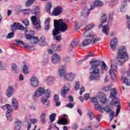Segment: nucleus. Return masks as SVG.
I'll return each mask as SVG.
<instances>
[{
	"label": "nucleus",
	"instance_id": "1",
	"mask_svg": "<svg viewBox=\"0 0 130 130\" xmlns=\"http://www.w3.org/2000/svg\"><path fill=\"white\" fill-rule=\"evenodd\" d=\"M89 64L91 65L89 80L90 81H98L99 77H100V69L98 68L101 66V62L100 60H97L93 58L91 59Z\"/></svg>",
	"mask_w": 130,
	"mask_h": 130
},
{
	"label": "nucleus",
	"instance_id": "2",
	"mask_svg": "<svg viewBox=\"0 0 130 130\" xmlns=\"http://www.w3.org/2000/svg\"><path fill=\"white\" fill-rule=\"evenodd\" d=\"M89 27L85 28L84 31V38L85 40H83L82 42L83 46H87L88 44H92V45L95 44L96 42H98L100 40V38L97 37L93 32H89L87 34L88 31H90L91 29L95 27V24H91L89 25Z\"/></svg>",
	"mask_w": 130,
	"mask_h": 130
},
{
	"label": "nucleus",
	"instance_id": "3",
	"mask_svg": "<svg viewBox=\"0 0 130 130\" xmlns=\"http://www.w3.org/2000/svg\"><path fill=\"white\" fill-rule=\"evenodd\" d=\"M54 29L53 30V36H56V35L60 34V32H66L68 30V25L63 21L62 19H55L54 20Z\"/></svg>",
	"mask_w": 130,
	"mask_h": 130
},
{
	"label": "nucleus",
	"instance_id": "4",
	"mask_svg": "<svg viewBox=\"0 0 130 130\" xmlns=\"http://www.w3.org/2000/svg\"><path fill=\"white\" fill-rule=\"evenodd\" d=\"M116 96H117L116 89L113 88L111 90V94L109 96V98H112V101L110 103V105H115V106H117L116 116H117L120 112V106L119 105L120 103H119V99ZM117 104H118V105H117Z\"/></svg>",
	"mask_w": 130,
	"mask_h": 130
},
{
	"label": "nucleus",
	"instance_id": "5",
	"mask_svg": "<svg viewBox=\"0 0 130 130\" xmlns=\"http://www.w3.org/2000/svg\"><path fill=\"white\" fill-rule=\"evenodd\" d=\"M117 59L119 64H122L125 60L128 59V55L126 53V48L125 47H122L119 50Z\"/></svg>",
	"mask_w": 130,
	"mask_h": 130
},
{
	"label": "nucleus",
	"instance_id": "6",
	"mask_svg": "<svg viewBox=\"0 0 130 130\" xmlns=\"http://www.w3.org/2000/svg\"><path fill=\"white\" fill-rule=\"evenodd\" d=\"M3 110H7L6 113V117L8 120H12V116L13 115V106L10 104H6L5 106L1 107Z\"/></svg>",
	"mask_w": 130,
	"mask_h": 130
},
{
	"label": "nucleus",
	"instance_id": "7",
	"mask_svg": "<svg viewBox=\"0 0 130 130\" xmlns=\"http://www.w3.org/2000/svg\"><path fill=\"white\" fill-rule=\"evenodd\" d=\"M114 72H117V64L116 63L111 64L109 70V75L111 76L112 80H113L114 82H116V76H115V73H114Z\"/></svg>",
	"mask_w": 130,
	"mask_h": 130
},
{
	"label": "nucleus",
	"instance_id": "8",
	"mask_svg": "<svg viewBox=\"0 0 130 130\" xmlns=\"http://www.w3.org/2000/svg\"><path fill=\"white\" fill-rule=\"evenodd\" d=\"M48 89H45L43 87H39L38 89L35 91L34 94L32 95L33 100L35 101H37V98L38 97H40V96H42L43 94L45 95V93H46V90Z\"/></svg>",
	"mask_w": 130,
	"mask_h": 130
},
{
	"label": "nucleus",
	"instance_id": "9",
	"mask_svg": "<svg viewBox=\"0 0 130 130\" xmlns=\"http://www.w3.org/2000/svg\"><path fill=\"white\" fill-rule=\"evenodd\" d=\"M50 90H47L41 100L42 103L44 106H48L49 105V98H50Z\"/></svg>",
	"mask_w": 130,
	"mask_h": 130
},
{
	"label": "nucleus",
	"instance_id": "10",
	"mask_svg": "<svg viewBox=\"0 0 130 130\" xmlns=\"http://www.w3.org/2000/svg\"><path fill=\"white\" fill-rule=\"evenodd\" d=\"M31 21L32 25L35 26V28L36 30H40L41 29V24L40 23V20H38V18L35 16L31 17Z\"/></svg>",
	"mask_w": 130,
	"mask_h": 130
},
{
	"label": "nucleus",
	"instance_id": "11",
	"mask_svg": "<svg viewBox=\"0 0 130 130\" xmlns=\"http://www.w3.org/2000/svg\"><path fill=\"white\" fill-rule=\"evenodd\" d=\"M107 20H108V16L105 13H102L101 15V17L100 18V21L101 23L99 25V29L102 28V26H103V24H105L106 22H107Z\"/></svg>",
	"mask_w": 130,
	"mask_h": 130
},
{
	"label": "nucleus",
	"instance_id": "12",
	"mask_svg": "<svg viewBox=\"0 0 130 130\" xmlns=\"http://www.w3.org/2000/svg\"><path fill=\"white\" fill-rule=\"evenodd\" d=\"M30 85L32 88H37L39 86V80L38 78L35 76L30 78Z\"/></svg>",
	"mask_w": 130,
	"mask_h": 130
},
{
	"label": "nucleus",
	"instance_id": "13",
	"mask_svg": "<svg viewBox=\"0 0 130 130\" xmlns=\"http://www.w3.org/2000/svg\"><path fill=\"white\" fill-rule=\"evenodd\" d=\"M25 27L19 23L15 22L12 26V31H16V30H24Z\"/></svg>",
	"mask_w": 130,
	"mask_h": 130
},
{
	"label": "nucleus",
	"instance_id": "14",
	"mask_svg": "<svg viewBox=\"0 0 130 130\" xmlns=\"http://www.w3.org/2000/svg\"><path fill=\"white\" fill-rule=\"evenodd\" d=\"M63 8L61 6H58L54 8L53 11V15L55 16H59L62 14Z\"/></svg>",
	"mask_w": 130,
	"mask_h": 130
},
{
	"label": "nucleus",
	"instance_id": "15",
	"mask_svg": "<svg viewBox=\"0 0 130 130\" xmlns=\"http://www.w3.org/2000/svg\"><path fill=\"white\" fill-rule=\"evenodd\" d=\"M117 43H118V40L117 39V38H114L111 40V48L113 50V51H115V49H116V47L117 46Z\"/></svg>",
	"mask_w": 130,
	"mask_h": 130
},
{
	"label": "nucleus",
	"instance_id": "16",
	"mask_svg": "<svg viewBox=\"0 0 130 130\" xmlns=\"http://www.w3.org/2000/svg\"><path fill=\"white\" fill-rule=\"evenodd\" d=\"M61 59L60 56L58 54L54 53L52 54L51 60L53 63H58V62H60Z\"/></svg>",
	"mask_w": 130,
	"mask_h": 130
},
{
	"label": "nucleus",
	"instance_id": "17",
	"mask_svg": "<svg viewBox=\"0 0 130 130\" xmlns=\"http://www.w3.org/2000/svg\"><path fill=\"white\" fill-rule=\"evenodd\" d=\"M64 80H67V81H69L70 82H72L75 80V78H76V74L73 73H69L64 76Z\"/></svg>",
	"mask_w": 130,
	"mask_h": 130
},
{
	"label": "nucleus",
	"instance_id": "18",
	"mask_svg": "<svg viewBox=\"0 0 130 130\" xmlns=\"http://www.w3.org/2000/svg\"><path fill=\"white\" fill-rule=\"evenodd\" d=\"M70 88L71 85L68 86H64L61 90V95L63 98H66V97H67V94H68V92L70 91Z\"/></svg>",
	"mask_w": 130,
	"mask_h": 130
},
{
	"label": "nucleus",
	"instance_id": "19",
	"mask_svg": "<svg viewBox=\"0 0 130 130\" xmlns=\"http://www.w3.org/2000/svg\"><path fill=\"white\" fill-rule=\"evenodd\" d=\"M102 6H103V3L99 0H96L94 2L93 5L91 6L90 10H94L95 8H99Z\"/></svg>",
	"mask_w": 130,
	"mask_h": 130
},
{
	"label": "nucleus",
	"instance_id": "20",
	"mask_svg": "<svg viewBox=\"0 0 130 130\" xmlns=\"http://www.w3.org/2000/svg\"><path fill=\"white\" fill-rule=\"evenodd\" d=\"M14 91L15 89L13 86H9L6 91V96H7V97H12Z\"/></svg>",
	"mask_w": 130,
	"mask_h": 130
},
{
	"label": "nucleus",
	"instance_id": "21",
	"mask_svg": "<svg viewBox=\"0 0 130 130\" xmlns=\"http://www.w3.org/2000/svg\"><path fill=\"white\" fill-rule=\"evenodd\" d=\"M12 108L13 107L15 110H18L19 109V102L17 99L13 98L12 100Z\"/></svg>",
	"mask_w": 130,
	"mask_h": 130
},
{
	"label": "nucleus",
	"instance_id": "22",
	"mask_svg": "<svg viewBox=\"0 0 130 130\" xmlns=\"http://www.w3.org/2000/svg\"><path fill=\"white\" fill-rule=\"evenodd\" d=\"M128 79H130V72L128 73ZM121 80L123 81V82L126 86H130V81H128V79L125 76H122Z\"/></svg>",
	"mask_w": 130,
	"mask_h": 130
},
{
	"label": "nucleus",
	"instance_id": "23",
	"mask_svg": "<svg viewBox=\"0 0 130 130\" xmlns=\"http://www.w3.org/2000/svg\"><path fill=\"white\" fill-rule=\"evenodd\" d=\"M90 11H92L91 8L90 9L87 8L83 9L81 11L82 16H83V17H87V16H89V15H90Z\"/></svg>",
	"mask_w": 130,
	"mask_h": 130
},
{
	"label": "nucleus",
	"instance_id": "24",
	"mask_svg": "<svg viewBox=\"0 0 130 130\" xmlns=\"http://www.w3.org/2000/svg\"><path fill=\"white\" fill-rule=\"evenodd\" d=\"M67 72V67L66 66H62L59 70V76L62 77Z\"/></svg>",
	"mask_w": 130,
	"mask_h": 130
},
{
	"label": "nucleus",
	"instance_id": "25",
	"mask_svg": "<svg viewBox=\"0 0 130 130\" xmlns=\"http://www.w3.org/2000/svg\"><path fill=\"white\" fill-rule=\"evenodd\" d=\"M54 102L55 103V106H60V102H59V96L58 94L54 95Z\"/></svg>",
	"mask_w": 130,
	"mask_h": 130
},
{
	"label": "nucleus",
	"instance_id": "26",
	"mask_svg": "<svg viewBox=\"0 0 130 130\" xmlns=\"http://www.w3.org/2000/svg\"><path fill=\"white\" fill-rule=\"evenodd\" d=\"M57 123L58 124H62V125H66L68 124V120L66 118H63L61 120H58Z\"/></svg>",
	"mask_w": 130,
	"mask_h": 130
},
{
	"label": "nucleus",
	"instance_id": "27",
	"mask_svg": "<svg viewBox=\"0 0 130 130\" xmlns=\"http://www.w3.org/2000/svg\"><path fill=\"white\" fill-rule=\"evenodd\" d=\"M45 115H46V114L43 113L41 114L40 116V119H41L40 121L42 124H45L46 122V120L45 119Z\"/></svg>",
	"mask_w": 130,
	"mask_h": 130
},
{
	"label": "nucleus",
	"instance_id": "28",
	"mask_svg": "<svg viewBox=\"0 0 130 130\" xmlns=\"http://www.w3.org/2000/svg\"><path fill=\"white\" fill-rule=\"evenodd\" d=\"M79 44V40L76 39L74 40L71 43V47L72 48H76L78 46Z\"/></svg>",
	"mask_w": 130,
	"mask_h": 130
},
{
	"label": "nucleus",
	"instance_id": "29",
	"mask_svg": "<svg viewBox=\"0 0 130 130\" xmlns=\"http://www.w3.org/2000/svg\"><path fill=\"white\" fill-rule=\"evenodd\" d=\"M11 70L13 73L17 74L18 72H19V69H18V66L16 65V64H12V69Z\"/></svg>",
	"mask_w": 130,
	"mask_h": 130
},
{
	"label": "nucleus",
	"instance_id": "30",
	"mask_svg": "<svg viewBox=\"0 0 130 130\" xmlns=\"http://www.w3.org/2000/svg\"><path fill=\"white\" fill-rule=\"evenodd\" d=\"M88 115L89 117V118L91 119V120H93L94 118H95V116L94 115V113L92 112V111L90 110V109L88 110Z\"/></svg>",
	"mask_w": 130,
	"mask_h": 130
},
{
	"label": "nucleus",
	"instance_id": "31",
	"mask_svg": "<svg viewBox=\"0 0 130 130\" xmlns=\"http://www.w3.org/2000/svg\"><path fill=\"white\" fill-rule=\"evenodd\" d=\"M15 123H16L15 129L16 130L21 129V125H22V122L20 120H18L15 122Z\"/></svg>",
	"mask_w": 130,
	"mask_h": 130
},
{
	"label": "nucleus",
	"instance_id": "32",
	"mask_svg": "<svg viewBox=\"0 0 130 130\" xmlns=\"http://www.w3.org/2000/svg\"><path fill=\"white\" fill-rule=\"evenodd\" d=\"M102 110H104L106 112L109 113V112H112V110L110 108V106H106L105 107H103Z\"/></svg>",
	"mask_w": 130,
	"mask_h": 130
},
{
	"label": "nucleus",
	"instance_id": "33",
	"mask_svg": "<svg viewBox=\"0 0 130 130\" xmlns=\"http://www.w3.org/2000/svg\"><path fill=\"white\" fill-rule=\"evenodd\" d=\"M39 41H40V42H41V46H45V45H46V41L45 40V37H41Z\"/></svg>",
	"mask_w": 130,
	"mask_h": 130
},
{
	"label": "nucleus",
	"instance_id": "34",
	"mask_svg": "<svg viewBox=\"0 0 130 130\" xmlns=\"http://www.w3.org/2000/svg\"><path fill=\"white\" fill-rule=\"evenodd\" d=\"M102 70L103 71H108V67L107 65H106V63H105V62L104 61H102V64L101 67Z\"/></svg>",
	"mask_w": 130,
	"mask_h": 130
},
{
	"label": "nucleus",
	"instance_id": "35",
	"mask_svg": "<svg viewBox=\"0 0 130 130\" xmlns=\"http://www.w3.org/2000/svg\"><path fill=\"white\" fill-rule=\"evenodd\" d=\"M102 27V32L106 35H108V32H107L108 25H104Z\"/></svg>",
	"mask_w": 130,
	"mask_h": 130
},
{
	"label": "nucleus",
	"instance_id": "36",
	"mask_svg": "<svg viewBox=\"0 0 130 130\" xmlns=\"http://www.w3.org/2000/svg\"><path fill=\"white\" fill-rule=\"evenodd\" d=\"M127 6V4H126V2H124L122 3V7L120 8V12H125V9H126V6Z\"/></svg>",
	"mask_w": 130,
	"mask_h": 130
},
{
	"label": "nucleus",
	"instance_id": "37",
	"mask_svg": "<svg viewBox=\"0 0 130 130\" xmlns=\"http://www.w3.org/2000/svg\"><path fill=\"white\" fill-rule=\"evenodd\" d=\"M52 8V5L50 3H48L47 4V5L46 6V11L49 13L50 14V10H51V8Z\"/></svg>",
	"mask_w": 130,
	"mask_h": 130
},
{
	"label": "nucleus",
	"instance_id": "38",
	"mask_svg": "<svg viewBox=\"0 0 130 130\" xmlns=\"http://www.w3.org/2000/svg\"><path fill=\"white\" fill-rule=\"evenodd\" d=\"M52 49H53L55 51L56 50H58V51H60V50H61V46L53 45L52 46Z\"/></svg>",
	"mask_w": 130,
	"mask_h": 130
},
{
	"label": "nucleus",
	"instance_id": "39",
	"mask_svg": "<svg viewBox=\"0 0 130 130\" xmlns=\"http://www.w3.org/2000/svg\"><path fill=\"white\" fill-rule=\"evenodd\" d=\"M7 69V66L5 64L3 61H0V70L2 71H5Z\"/></svg>",
	"mask_w": 130,
	"mask_h": 130
},
{
	"label": "nucleus",
	"instance_id": "40",
	"mask_svg": "<svg viewBox=\"0 0 130 130\" xmlns=\"http://www.w3.org/2000/svg\"><path fill=\"white\" fill-rule=\"evenodd\" d=\"M30 34L31 35H26V39H29L31 40L32 38L34 37V31L30 30Z\"/></svg>",
	"mask_w": 130,
	"mask_h": 130
},
{
	"label": "nucleus",
	"instance_id": "41",
	"mask_svg": "<svg viewBox=\"0 0 130 130\" xmlns=\"http://www.w3.org/2000/svg\"><path fill=\"white\" fill-rule=\"evenodd\" d=\"M21 12H22L24 15H28V14H31V13H32V11H31V9H23L21 10Z\"/></svg>",
	"mask_w": 130,
	"mask_h": 130
},
{
	"label": "nucleus",
	"instance_id": "42",
	"mask_svg": "<svg viewBox=\"0 0 130 130\" xmlns=\"http://www.w3.org/2000/svg\"><path fill=\"white\" fill-rule=\"evenodd\" d=\"M31 44H34L35 43H37L39 42V40L37 37H34L32 38L30 40Z\"/></svg>",
	"mask_w": 130,
	"mask_h": 130
},
{
	"label": "nucleus",
	"instance_id": "43",
	"mask_svg": "<svg viewBox=\"0 0 130 130\" xmlns=\"http://www.w3.org/2000/svg\"><path fill=\"white\" fill-rule=\"evenodd\" d=\"M15 42H16L18 46H23V47H24V46H25V43H24V42L20 40H15Z\"/></svg>",
	"mask_w": 130,
	"mask_h": 130
},
{
	"label": "nucleus",
	"instance_id": "44",
	"mask_svg": "<svg viewBox=\"0 0 130 130\" xmlns=\"http://www.w3.org/2000/svg\"><path fill=\"white\" fill-rule=\"evenodd\" d=\"M49 119L51 122H53L55 120V114L53 113L49 116Z\"/></svg>",
	"mask_w": 130,
	"mask_h": 130
},
{
	"label": "nucleus",
	"instance_id": "45",
	"mask_svg": "<svg viewBox=\"0 0 130 130\" xmlns=\"http://www.w3.org/2000/svg\"><path fill=\"white\" fill-rule=\"evenodd\" d=\"M33 3H34V0H27L26 4V7H30V6H32L33 5Z\"/></svg>",
	"mask_w": 130,
	"mask_h": 130
},
{
	"label": "nucleus",
	"instance_id": "46",
	"mask_svg": "<svg viewBox=\"0 0 130 130\" xmlns=\"http://www.w3.org/2000/svg\"><path fill=\"white\" fill-rule=\"evenodd\" d=\"M24 48H27L28 50H30L31 51H35V48L33 47H31V46L29 45H25L23 46Z\"/></svg>",
	"mask_w": 130,
	"mask_h": 130
},
{
	"label": "nucleus",
	"instance_id": "47",
	"mask_svg": "<svg viewBox=\"0 0 130 130\" xmlns=\"http://www.w3.org/2000/svg\"><path fill=\"white\" fill-rule=\"evenodd\" d=\"M22 23L26 26L25 28L27 29L28 26H29V20L26 19L22 20Z\"/></svg>",
	"mask_w": 130,
	"mask_h": 130
},
{
	"label": "nucleus",
	"instance_id": "48",
	"mask_svg": "<svg viewBox=\"0 0 130 130\" xmlns=\"http://www.w3.org/2000/svg\"><path fill=\"white\" fill-rule=\"evenodd\" d=\"M101 102L103 103V104H105L107 102H108V100L106 98V96L104 95L102 98V100Z\"/></svg>",
	"mask_w": 130,
	"mask_h": 130
},
{
	"label": "nucleus",
	"instance_id": "49",
	"mask_svg": "<svg viewBox=\"0 0 130 130\" xmlns=\"http://www.w3.org/2000/svg\"><path fill=\"white\" fill-rule=\"evenodd\" d=\"M94 108H95V109H97L98 110H102L103 107L100 106V104L97 103L96 104H94Z\"/></svg>",
	"mask_w": 130,
	"mask_h": 130
},
{
	"label": "nucleus",
	"instance_id": "50",
	"mask_svg": "<svg viewBox=\"0 0 130 130\" xmlns=\"http://www.w3.org/2000/svg\"><path fill=\"white\" fill-rule=\"evenodd\" d=\"M54 80H55L54 77L52 76H49L47 78V81L48 83H51V82H53Z\"/></svg>",
	"mask_w": 130,
	"mask_h": 130
},
{
	"label": "nucleus",
	"instance_id": "51",
	"mask_svg": "<svg viewBox=\"0 0 130 130\" xmlns=\"http://www.w3.org/2000/svg\"><path fill=\"white\" fill-rule=\"evenodd\" d=\"M14 35H15L14 32H10L7 35V39H10L11 38H13V37H14Z\"/></svg>",
	"mask_w": 130,
	"mask_h": 130
},
{
	"label": "nucleus",
	"instance_id": "52",
	"mask_svg": "<svg viewBox=\"0 0 130 130\" xmlns=\"http://www.w3.org/2000/svg\"><path fill=\"white\" fill-rule=\"evenodd\" d=\"M90 101L92 102V103L96 104L98 103V99H97L96 97H93L90 99Z\"/></svg>",
	"mask_w": 130,
	"mask_h": 130
},
{
	"label": "nucleus",
	"instance_id": "53",
	"mask_svg": "<svg viewBox=\"0 0 130 130\" xmlns=\"http://www.w3.org/2000/svg\"><path fill=\"white\" fill-rule=\"evenodd\" d=\"M118 4V1L116 0H112L111 3L109 4V6L112 7V6H115V5H117Z\"/></svg>",
	"mask_w": 130,
	"mask_h": 130
},
{
	"label": "nucleus",
	"instance_id": "54",
	"mask_svg": "<svg viewBox=\"0 0 130 130\" xmlns=\"http://www.w3.org/2000/svg\"><path fill=\"white\" fill-rule=\"evenodd\" d=\"M75 89V90H80V82L79 81L76 82Z\"/></svg>",
	"mask_w": 130,
	"mask_h": 130
},
{
	"label": "nucleus",
	"instance_id": "55",
	"mask_svg": "<svg viewBox=\"0 0 130 130\" xmlns=\"http://www.w3.org/2000/svg\"><path fill=\"white\" fill-rule=\"evenodd\" d=\"M27 70H28V67H27V66L24 65L23 68V73L25 75H28V71H27Z\"/></svg>",
	"mask_w": 130,
	"mask_h": 130
},
{
	"label": "nucleus",
	"instance_id": "56",
	"mask_svg": "<svg viewBox=\"0 0 130 130\" xmlns=\"http://www.w3.org/2000/svg\"><path fill=\"white\" fill-rule=\"evenodd\" d=\"M75 106V103H69L66 105V107H68V108H73Z\"/></svg>",
	"mask_w": 130,
	"mask_h": 130
},
{
	"label": "nucleus",
	"instance_id": "57",
	"mask_svg": "<svg viewBox=\"0 0 130 130\" xmlns=\"http://www.w3.org/2000/svg\"><path fill=\"white\" fill-rule=\"evenodd\" d=\"M40 13V8L38 7L36 8V10L35 12V15H38Z\"/></svg>",
	"mask_w": 130,
	"mask_h": 130
},
{
	"label": "nucleus",
	"instance_id": "58",
	"mask_svg": "<svg viewBox=\"0 0 130 130\" xmlns=\"http://www.w3.org/2000/svg\"><path fill=\"white\" fill-rule=\"evenodd\" d=\"M54 37L57 41H60V40H61V35H56L54 36Z\"/></svg>",
	"mask_w": 130,
	"mask_h": 130
},
{
	"label": "nucleus",
	"instance_id": "59",
	"mask_svg": "<svg viewBox=\"0 0 130 130\" xmlns=\"http://www.w3.org/2000/svg\"><path fill=\"white\" fill-rule=\"evenodd\" d=\"M63 61L67 63V62H69L70 61V57L69 56H66L65 57H64Z\"/></svg>",
	"mask_w": 130,
	"mask_h": 130
},
{
	"label": "nucleus",
	"instance_id": "60",
	"mask_svg": "<svg viewBox=\"0 0 130 130\" xmlns=\"http://www.w3.org/2000/svg\"><path fill=\"white\" fill-rule=\"evenodd\" d=\"M50 27V25L49 24H45V30L46 31H48L49 30V28Z\"/></svg>",
	"mask_w": 130,
	"mask_h": 130
},
{
	"label": "nucleus",
	"instance_id": "61",
	"mask_svg": "<svg viewBox=\"0 0 130 130\" xmlns=\"http://www.w3.org/2000/svg\"><path fill=\"white\" fill-rule=\"evenodd\" d=\"M31 123H32V124H35V123H37L38 122V120L37 119H32L30 120Z\"/></svg>",
	"mask_w": 130,
	"mask_h": 130
},
{
	"label": "nucleus",
	"instance_id": "62",
	"mask_svg": "<svg viewBox=\"0 0 130 130\" xmlns=\"http://www.w3.org/2000/svg\"><path fill=\"white\" fill-rule=\"evenodd\" d=\"M101 117H102V116L101 115H98L96 117V119L97 120V121H98V122H100V120H101Z\"/></svg>",
	"mask_w": 130,
	"mask_h": 130
},
{
	"label": "nucleus",
	"instance_id": "63",
	"mask_svg": "<svg viewBox=\"0 0 130 130\" xmlns=\"http://www.w3.org/2000/svg\"><path fill=\"white\" fill-rule=\"evenodd\" d=\"M90 98V94L89 93H86L84 95V99L85 100H88Z\"/></svg>",
	"mask_w": 130,
	"mask_h": 130
},
{
	"label": "nucleus",
	"instance_id": "64",
	"mask_svg": "<svg viewBox=\"0 0 130 130\" xmlns=\"http://www.w3.org/2000/svg\"><path fill=\"white\" fill-rule=\"evenodd\" d=\"M114 117V112L113 111L110 113V118L111 120V119H113Z\"/></svg>",
	"mask_w": 130,
	"mask_h": 130
}]
</instances>
